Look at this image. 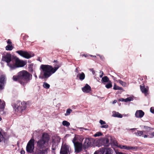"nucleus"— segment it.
Masks as SVG:
<instances>
[{"label": "nucleus", "mask_w": 154, "mask_h": 154, "mask_svg": "<svg viewBox=\"0 0 154 154\" xmlns=\"http://www.w3.org/2000/svg\"><path fill=\"white\" fill-rule=\"evenodd\" d=\"M16 53H17L20 56L29 59L33 56L34 54L31 53H28L27 51L22 50L17 51Z\"/></svg>", "instance_id": "8"}, {"label": "nucleus", "mask_w": 154, "mask_h": 154, "mask_svg": "<svg viewBox=\"0 0 154 154\" xmlns=\"http://www.w3.org/2000/svg\"><path fill=\"white\" fill-rule=\"evenodd\" d=\"M26 64V63L22 60H20L18 58L14 60V63L11 68V70L17 68L23 67Z\"/></svg>", "instance_id": "6"}, {"label": "nucleus", "mask_w": 154, "mask_h": 154, "mask_svg": "<svg viewBox=\"0 0 154 154\" xmlns=\"http://www.w3.org/2000/svg\"><path fill=\"white\" fill-rule=\"evenodd\" d=\"M101 81L103 82H107L109 81L108 78L107 76H105L102 78Z\"/></svg>", "instance_id": "25"}, {"label": "nucleus", "mask_w": 154, "mask_h": 154, "mask_svg": "<svg viewBox=\"0 0 154 154\" xmlns=\"http://www.w3.org/2000/svg\"><path fill=\"white\" fill-rule=\"evenodd\" d=\"M82 90L85 93H88L91 91V88L89 85L86 84L85 86L82 88Z\"/></svg>", "instance_id": "15"}, {"label": "nucleus", "mask_w": 154, "mask_h": 154, "mask_svg": "<svg viewBox=\"0 0 154 154\" xmlns=\"http://www.w3.org/2000/svg\"><path fill=\"white\" fill-rule=\"evenodd\" d=\"M112 78L114 79V80H115V81H116V79L115 77H113V76H112Z\"/></svg>", "instance_id": "49"}, {"label": "nucleus", "mask_w": 154, "mask_h": 154, "mask_svg": "<svg viewBox=\"0 0 154 154\" xmlns=\"http://www.w3.org/2000/svg\"><path fill=\"white\" fill-rule=\"evenodd\" d=\"M3 138V136L2 135L1 132H0V142H1V141L2 140V139Z\"/></svg>", "instance_id": "38"}, {"label": "nucleus", "mask_w": 154, "mask_h": 154, "mask_svg": "<svg viewBox=\"0 0 154 154\" xmlns=\"http://www.w3.org/2000/svg\"><path fill=\"white\" fill-rule=\"evenodd\" d=\"M112 116L114 117H117L120 118H122V115L118 112H116L113 113Z\"/></svg>", "instance_id": "22"}, {"label": "nucleus", "mask_w": 154, "mask_h": 154, "mask_svg": "<svg viewBox=\"0 0 154 154\" xmlns=\"http://www.w3.org/2000/svg\"><path fill=\"white\" fill-rule=\"evenodd\" d=\"M116 154H124L122 152H116Z\"/></svg>", "instance_id": "46"}, {"label": "nucleus", "mask_w": 154, "mask_h": 154, "mask_svg": "<svg viewBox=\"0 0 154 154\" xmlns=\"http://www.w3.org/2000/svg\"><path fill=\"white\" fill-rule=\"evenodd\" d=\"M100 73L101 74L100 75V78H102V77L103 76V72L100 71Z\"/></svg>", "instance_id": "36"}, {"label": "nucleus", "mask_w": 154, "mask_h": 154, "mask_svg": "<svg viewBox=\"0 0 154 154\" xmlns=\"http://www.w3.org/2000/svg\"><path fill=\"white\" fill-rule=\"evenodd\" d=\"M20 78V83L23 85H26L32 79V75L26 70H22L18 73Z\"/></svg>", "instance_id": "3"}, {"label": "nucleus", "mask_w": 154, "mask_h": 154, "mask_svg": "<svg viewBox=\"0 0 154 154\" xmlns=\"http://www.w3.org/2000/svg\"><path fill=\"white\" fill-rule=\"evenodd\" d=\"M62 125L67 127L69 126L70 125V123L66 121H63L62 122Z\"/></svg>", "instance_id": "27"}, {"label": "nucleus", "mask_w": 154, "mask_h": 154, "mask_svg": "<svg viewBox=\"0 0 154 154\" xmlns=\"http://www.w3.org/2000/svg\"><path fill=\"white\" fill-rule=\"evenodd\" d=\"M56 149V146H52V149L53 150H54Z\"/></svg>", "instance_id": "43"}, {"label": "nucleus", "mask_w": 154, "mask_h": 154, "mask_svg": "<svg viewBox=\"0 0 154 154\" xmlns=\"http://www.w3.org/2000/svg\"><path fill=\"white\" fill-rule=\"evenodd\" d=\"M122 89L121 87H119L118 86H117L116 85H114L113 87V89L114 90H121Z\"/></svg>", "instance_id": "34"}, {"label": "nucleus", "mask_w": 154, "mask_h": 154, "mask_svg": "<svg viewBox=\"0 0 154 154\" xmlns=\"http://www.w3.org/2000/svg\"><path fill=\"white\" fill-rule=\"evenodd\" d=\"M90 56L91 57H96V56H93L92 55H90Z\"/></svg>", "instance_id": "51"}, {"label": "nucleus", "mask_w": 154, "mask_h": 154, "mask_svg": "<svg viewBox=\"0 0 154 154\" xmlns=\"http://www.w3.org/2000/svg\"><path fill=\"white\" fill-rule=\"evenodd\" d=\"M117 146L118 147L121 149H125L128 150H134L136 149V148L134 146H131L126 145H119Z\"/></svg>", "instance_id": "13"}, {"label": "nucleus", "mask_w": 154, "mask_h": 154, "mask_svg": "<svg viewBox=\"0 0 154 154\" xmlns=\"http://www.w3.org/2000/svg\"><path fill=\"white\" fill-rule=\"evenodd\" d=\"M43 86L44 88H45L46 89H48L50 88V85L47 83L45 82L43 83Z\"/></svg>", "instance_id": "30"}, {"label": "nucleus", "mask_w": 154, "mask_h": 154, "mask_svg": "<svg viewBox=\"0 0 154 154\" xmlns=\"http://www.w3.org/2000/svg\"><path fill=\"white\" fill-rule=\"evenodd\" d=\"M91 145V140L89 138H86L85 139L84 143V146L85 148L88 147Z\"/></svg>", "instance_id": "16"}, {"label": "nucleus", "mask_w": 154, "mask_h": 154, "mask_svg": "<svg viewBox=\"0 0 154 154\" xmlns=\"http://www.w3.org/2000/svg\"><path fill=\"white\" fill-rule=\"evenodd\" d=\"M82 56H85V57H86L87 56L85 55H83Z\"/></svg>", "instance_id": "52"}, {"label": "nucleus", "mask_w": 154, "mask_h": 154, "mask_svg": "<svg viewBox=\"0 0 154 154\" xmlns=\"http://www.w3.org/2000/svg\"><path fill=\"white\" fill-rule=\"evenodd\" d=\"M6 78L5 75H1L0 76V90H2L4 88L5 84L6 83Z\"/></svg>", "instance_id": "11"}, {"label": "nucleus", "mask_w": 154, "mask_h": 154, "mask_svg": "<svg viewBox=\"0 0 154 154\" xmlns=\"http://www.w3.org/2000/svg\"><path fill=\"white\" fill-rule=\"evenodd\" d=\"M144 114V112L141 110H138L136 111L135 113V117L137 118L142 117Z\"/></svg>", "instance_id": "14"}, {"label": "nucleus", "mask_w": 154, "mask_h": 154, "mask_svg": "<svg viewBox=\"0 0 154 154\" xmlns=\"http://www.w3.org/2000/svg\"><path fill=\"white\" fill-rule=\"evenodd\" d=\"M133 98L131 97H129L125 99V102H127L132 100Z\"/></svg>", "instance_id": "35"}, {"label": "nucleus", "mask_w": 154, "mask_h": 154, "mask_svg": "<svg viewBox=\"0 0 154 154\" xmlns=\"http://www.w3.org/2000/svg\"><path fill=\"white\" fill-rule=\"evenodd\" d=\"M136 129V128H133L131 129L130 130H135Z\"/></svg>", "instance_id": "48"}, {"label": "nucleus", "mask_w": 154, "mask_h": 154, "mask_svg": "<svg viewBox=\"0 0 154 154\" xmlns=\"http://www.w3.org/2000/svg\"><path fill=\"white\" fill-rule=\"evenodd\" d=\"M6 50L8 51H11L13 49V46L11 44H8L5 47Z\"/></svg>", "instance_id": "24"}, {"label": "nucleus", "mask_w": 154, "mask_h": 154, "mask_svg": "<svg viewBox=\"0 0 154 154\" xmlns=\"http://www.w3.org/2000/svg\"><path fill=\"white\" fill-rule=\"evenodd\" d=\"M143 127L144 128V129L147 132H149L151 130H153V128H151L148 126H144Z\"/></svg>", "instance_id": "28"}, {"label": "nucleus", "mask_w": 154, "mask_h": 154, "mask_svg": "<svg viewBox=\"0 0 154 154\" xmlns=\"http://www.w3.org/2000/svg\"><path fill=\"white\" fill-rule=\"evenodd\" d=\"M12 79L14 81H18L20 83V78L19 77L18 74L17 75H14Z\"/></svg>", "instance_id": "21"}, {"label": "nucleus", "mask_w": 154, "mask_h": 154, "mask_svg": "<svg viewBox=\"0 0 154 154\" xmlns=\"http://www.w3.org/2000/svg\"><path fill=\"white\" fill-rule=\"evenodd\" d=\"M34 140L31 139L28 142L26 147V150L28 152L31 153L33 152L34 148Z\"/></svg>", "instance_id": "10"}, {"label": "nucleus", "mask_w": 154, "mask_h": 154, "mask_svg": "<svg viewBox=\"0 0 154 154\" xmlns=\"http://www.w3.org/2000/svg\"><path fill=\"white\" fill-rule=\"evenodd\" d=\"M118 82L123 86L125 87L126 86V84L125 82L120 80H118Z\"/></svg>", "instance_id": "33"}, {"label": "nucleus", "mask_w": 154, "mask_h": 154, "mask_svg": "<svg viewBox=\"0 0 154 154\" xmlns=\"http://www.w3.org/2000/svg\"><path fill=\"white\" fill-rule=\"evenodd\" d=\"M83 139V137H75L72 140L76 152H79L82 150V145L81 142Z\"/></svg>", "instance_id": "4"}, {"label": "nucleus", "mask_w": 154, "mask_h": 154, "mask_svg": "<svg viewBox=\"0 0 154 154\" xmlns=\"http://www.w3.org/2000/svg\"><path fill=\"white\" fill-rule=\"evenodd\" d=\"M105 87L108 89L111 88L112 87V82L109 81L108 83L105 85Z\"/></svg>", "instance_id": "29"}, {"label": "nucleus", "mask_w": 154, "mask_h": 154, "mask_svg": "<svg viewBox=\"0 0 154 154\" xmlns=\"http://www.w3.org/2000/svg\"><path fill=\"white\" fill-rule=\"evenodd\" d=\"M3 59L7 62V65L11 69L14 61V60L11 59V55L10 54H7L3 57Z\"/></svg>", "instance_id": "7"}, {"label": "nucleus", "mask_w": 154, "mask_h": 154, "mask_svg": "<svg viewBox=\"0 0 154 154\" xmlns=\"http://www.w3.org/2000/svg\"><path fill=\"white\" fill-rule=\"evenodd\" d=\"M49 140V137L48 134L44 133L42 134V138L37 143V152L38 153L43 154L47 152Z\"/></svg>", "instance_id": "1"}, {"label": "nucleus", "mask_w": 154, "mask_h": 154, "mask_svg": "<svg viewBox=\"0 0 154 154\" xmlns=\"http://www.w3.org/2000/svg\"><path fill=\"white\" fill-rule=\"evenodd\" d=\"M35 78H37V76H36V75H35Z\"/></svg>", "instance_id": "53"}, {"label": "nucleus", "mask_w": 154, "mask_h": 154, "mask_svg": "<svg viewBox=\"0 0 154 154\" xmlns=\"http://www.w3.org/2000/svg\"><path fill=\"white\" fill-rule=\"evenodd\" d=\"M99 123L101 125H103L100 127L101 128H108V125L106 124V122L103 120H100Z\"/></svg>", "instance_id": "19"}, {"label": "nucleus", "mask_w": 154, "mask_h": 154, "mask_svg": "<svg viewBox=\"0 0 154 154\" xmlns=\"http://www.w3.org/2000/svg\"><path fill=\"white\" fill-rule=\"evenodd\" d=\"M5 106V102L0 99V109H3Z\"/></svg>", "instance_id": "20"}, {"label": "nucleus", "mask_w": 154, "mask_h": 154, "mask_svg": "<svg viewBox=\"0 0 154 154\" xmlns=\"http://www.w3.org/2000/svg\"><path fill=\"white\" fill-rule=\"evenodd\" d=\"M71 150L69 147L66 144H63L60 151V154H70Z\"/></svg>", "instance_id": "9"}, {"label": "nucleus", "mask_w": 154, "mask_h": 154, "mask_svg": "<svg viewBox=\"0 0 154 154\" xmlns=\"http://www.w3.org/2000/svg\"><path fill=\"white\" fill-rule=\"evenodd\" d=\"M59 66L53 68L48 65L42 64L40 67V75L39 77L40 78H48L54 73L59 68Z\"/></svg>", "instance_id": "2"}, {"label": "nucleus", "mask_w": 154, "mask_h": 154, "mask_svg": "<svg viewBox=\"0 0 154 154\" xmlns=\"http://www.w3.org/2000/svg\"><path fill=\"white\" fill-rule=\"evenodd\" d=\"M2 120V118L0 117V121H1Z\"/></svg>", "instance_id": "54"}, {"label": "nucleus", "mask_w": 154, "mask_h": 154, "mask_svg": "<svg viewBox=\"0 0 154 154\" xmlns=\"http://www.w3.org/2000/svg\"><path fill=\"white\" fill-rule=\"evenodd\" d=\"M150 137L152 138L154 137V132L150 134Z\"/></svg>", "instance_id": "39"}, {"label": "nucleus", "mask_w": 154, "mask_h": 154, "mask_svg": "<svg viewBox=\"0 0 154 154\" xmlns=\"http://www.w3.org/2000/svg\"><path fill=\"white\" fill-rule=\"evenodd\" d=\"M72 110L70 109H68L66 111V113L65 114V115L66 116L69 115Z\"/></svg>", "instance_id": "31"}, {"label": "nucleus", "mask_w": 154, "mask_h": 154, "mask_svg": "<svg viewBox=\"0 0 154 154\" xmlns=\"http://www.w3.org/2000/svg\"><path fill=\"white\" fill-rule=\"evenodd\" d=\"M20 153L21 154H24L25 153V152L24 150H22L20 152Z\"/></svg>", "instance_id": "45"}, {"label": "nucleus", "mask_w": 154, "mask_h": 154, "mask_svg": "<svg viewBox=\"0 0 154 154\" xmlns=\"http://www.w3.org/2000/svg\"><path fill=\"white\" fill-rule=\"evenodd\" d=\"M94 154H97L95 152ZM98 154H112L111 149L110 148H103L99 152Z\"/></svg>", "instance_id": "12"}, {"label": "nucleus", "mask_w": 154, "mask_h": 154, "mask_svg": "<svg viewBox=\"0 0 154 154\" xmlns=\"http://www.w3.org/2000/svg\"><path fill=\"white\" fill-rule=\"evenodd\" d=\"M116 103V100H114L113 102V104H115Z\"/></svg>", "instance_id": "47"}, {"label": "nucleus", "mask_w": 154, "mask_h": 154, "mask_svg": "<svg viewBox=\"0 0 154 154\" xmlns=\"http://www.w3.org/2000/svg\"><path fill=\"white\" fill-rule=\"evenodd\" d=\"M150 111L151 112L154 113V107H151L150 109Z\"/></svg>", "instance_id": "37"}, {"label": "nucleus", "mask_w": 154, "mask_h": 154, "mask_svg": "<svg viewBox=\"0 0 154 154\" xmlns=\"http://www.w3.org/2000/svg\"><path fill=\"white\" fill-rule=\"evenodd\" d=\"M90 71L92 72V73L93 74H94L95 72L93 69H90Z\"/></svg>", "instance_id": "40"}, {"label": "nucleus", "mask_w": 154, "mask_h": 154, "mask_svg": "<svg viewBox=\"0 0 154 154\" xmlns=\"http://www.w3.org/2000/svg\"><path fill=\"white\" fill-rule=\"evenodd\" d=\"M7 43L8 44H11L12 45V42L11 40L10 39H8L7 41Z\"/></svg>", "instance_id": "41"}, {"label": "nucleus", "mask_w": 154, "mask_h": 154, "mask_svg": "<svg viewBox=\"0 0 154 154\" xmlns=\"http://www.w3.org/2000/svg\"><path fill=\"white\" fill-rule=\"evenodd\" d=\"M14 109L17 115L20 116L23 111L26 108V104L24 102H18L14 104Z\"/></svg>", "instance_id": "5"}, {"label": "nucleus", "mask_w": 154, "mask_h": 154, "mask_svg": "<svg viewBox=\"0 0 154 154\" xmlns=\"http://www.w3.org/2000/svg\"><path fill=\"white\" fill-rule=\"evenodd\" d=\"M144 131H137V132L135 133V135L137 136H140L143 134Z\"/></svg>", "instance_id": "23"}, {"label": "nucleus", "mask_w": 154, "mask_h": 154, "mask_svg": "<svg viewBox=\"0 0 154 154\" xmlns=\"http://www.w3.org/2000/svg\"><path fill=\"white\" fill-rule=\"evenodd\" d=\"M119 100V101H124V102H125V99H123V98H121V99Z\"/></svg>", "instance_id": "44"}, {"label": "nucleus", "mask_w": 154, "mask_h": 154, "mask_svg": "<svg viewBox=\"0 0 154 154\" xmlns=\"http://www.w3.org/2000/svg\"><path fill=\"white\" fill-rule=\"evenodd\" d=\"M140 89L142 92L144 94L145 96H146L148 94V88H146L144 85H140Z\"/></svg>", "instance_id": "17"}, {"label": "nucleus", "mask_w": 154, "mask_h": 154, "mask_svg": "<svg viewBox=\"0 0 154 154\" xmlns=\"http://www.w3.org/2000/svg\"><path fill=\"white\" fill-rule=\"evenodd\" d=\"M75 72L78 73V74L79 73V69H78V68H76V69H75Z\"/></svg>", "instance_id": "42"}, {"label": "nucleus", "mask_w": 154, "mask_h": 154, "mask_svg": "<svg viewBox=\"0 0 154 154\" xmlns=\"http://www.w3.org/2000/svg\"><path fill=\"white\" fill-rule=\"evenodd\" d=\"M103 134L101 132H97L93 136L94 137H99L100 136L102 135Z\"/></svg>", "instance_id": "32"}, {"label": "nucleus", "mask_w": 154, "mask_h": 154, "mask_svg": "<svg viewBox=\"0 0 154 154\" xmlns=\"http://www.w3.org/2000/svg\"><path fill=\"white\" fill-rule=\"evenodd\" d=\"M147 137V135H145L144 136V138H146V137Z\"/></svg>", "instance_id": "50"}, {"label": "nucleus", "mask_w": 154, "mask_h": 154, "mask_svg": "<svg viewBox=\"0 0 154 154\" xmlns=\"http://www.w3.org/2000/svg\"><path fill=\"white\" fill-rule=\"evenodd\" d=\"M76 77L77 78H79L81 80H83L85 78V75L83 72L81 73H79L76 75Z\"/></svg>", "instance_id": "18"}, {"label": "nucleus", "mask_w": 154, "mask_h": 154, "mask_svg": "<svg viewBox=\"0 0 154 154\" xmlns=\"http://www.w3.org/2000/svg\"><path fill=\"white\" fill-rule=\"evenodd\" d=\"M103 142L105 146H108L109 140L107 138H104L103 140Z\"/></svg>", "instance_id": "26"}]
</instances>
